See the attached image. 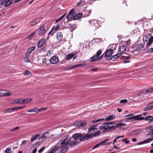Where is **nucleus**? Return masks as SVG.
Returning a JSON list of instances; mask_svg holds the SVG:
<instances>
[{
  "label": "nucleus",
  "instance_id": "obj_50",
  "mask_svg": "<svg viewBox=\"0 0 153 153\" xmlns=\"http://www.w3.org/2000/svg\"><path fill=\"white\" fill-rule=\"evenodd\" d=\"M11 149L9 148H7L5 150V153H10Z\"/></svg>",
  "mask_w": 153,
  "mask_h": 153
},
{
  "label": "nucleus",
  "instance_id": "obj_2",
  "mask_svg": "<svg viewBox=\"0 0 153 153\" xmlns=\"http://www.w3.org/2000/svg\"><path fill=\"white\" fill-rule=\"evenodd\" d=\"M71 137L69 135H66L62 137L59 140L60 143V148L62 149L61 152L65 153L68 149V143L70 142Z\"/></svg>",
  "mask_w": 153,
  "mask_h": 153
},
{
  "label": "nucleus",
  "instance_id": "obj_4",
  "mask_svg": "<svg viewBox=\"0 0 153 153\" xmlns=\"http://www.w3.org/2000/svg\"><path fill=\"white\" fill-rule=\"evenodd\" d=\"M104 118L99 119H95L90 122L89 123V126L91 127L88 130V132L91 134L94 133V132L97 130V128L94 127L97 126L98 124L96 123H97L101 121L104 120Z\"/></svg>",
  "mask_w": 153,
  "mask_h": 153
},
{
  "label": "nucleus",
  "instance_id": "obj_18",
  "mask_svg": "<svg viewBox=\"0 0 153 153\" xmlns=\"http://www.w3.org/2000/svg\"><path fill=\"white\" fill-rule=\"evenodd\" d=\"M36 49L35 47H33L30 48L27 51L26 53V56H29V55L30 53L35 50Z\"/></svg>",
  "mask_w": 153,
  "mask_h": 153
},
{
  "label": "nucleus",
  "instance_id": "obj_49",
  "mask_svg": "<svg viewBox=\"0 0 153 153\" xmlns=\"http://www.w3.org/2000/svg\"><path fill=\"white\" fill-rule=\"evenodd\" d=\"M29 57V56H26L23 59L25 62H29V59L28 58Z\"/></svg>",
  "mask_w": 153,
  "mask_h": 153
},
{
  "label": "nucleus",
  "instance_id": "obj_24",
  "mask_svg": "<svg viewBox=\"0 0 153 153\" xmlns=\"http://www.w3.org/2000/svg\"><path fill=\"white\" fill-rule=\"evenodd\" d=\"M14 111V108H11L5 109L3 110L4 114H6L8 113H11Z\"/></svg>",
  "mask_w": 153,
  "mask_h": 153
},
{
  "label": "nucleus",
  "instance_id": "obj_6",
  "mask_svg": "<svg viewBox=\"0 0 153 153\" xmlns=\"http://www.w3.org/2000/svg\"><path fill=\"white\" fill-rule=\"evenodd\" d=\"M146 44L145 49L147 50L153 42V37L150 34L146 35L143 39Z\"/></svg>",
  "mask_w": 153,
  "mask_h": 153
},
{
  "label": "nucleus",
  "instance_id": "obj_11",
  "mask_svg": "<svg viewBox=\"0 0 153 153\" xmlns=\"http://www.w3.org/2000/svg\"><path fill=\"white\" fill-rule=\"evenodd\" d=\"M98 21L93 19L89 21V23L91 25L93 29L94 30L97 29L100 27Z\"/></svg>",
  "mask_w": 153,
  "mask_h": 153
},
{
  "label": "nucleus",
  "instance_id": "obj_38",
  "mask_svg": "<svg viewBox=\"0 0 153 153\" xmlns=\"http://www.w3.org/2000/svg\"><path fill=\"white\" fill-rule=\"evenodd\" d=\"M116 126L117 127H121V126H124L126 124L123 123H116Z\"/></svg>",
  "mask_w": 153,
  "mask_h": 153
},
{
  "label": "nucleus",
  "instance_id": "obj_54",
  "mask_svg": "<svg viewBox=\"0 0 153 153\" xmlns=\"http://www.w3.org/2000/svg\"><path fill=\"white\" fill-rule=\"evenodd\" d=\"M122 141L124 142L126 144H128L129 143V141L127 140L126 139H123L122 140Z\"/></svg>",
  "mask_w": 153,
  "mask_h": 153
},
{
  "label": "nucleus",
  "instance_id": "obj_44",
  "mask_svg": "<svg viewBox=\"0 0 153 153\" xmlns=\"http://www.w3.org/2000/svg\"><path fill=\"white\" fill-rule=\"evenodd\" d=\"M24 107V106H20V107H17L14 108H14V111L15 110L17 111L19 109H21L22 108H23Z\"/></svg>",
  "mask_w": 153,
  "mask_h": 153
},
{
  "label": "nucleus",
  "instance_id": "obj_59",
  "mask_svg": "<svg viewBox=\"0 0 153 153\" xmlns=\"http://www.w3.org/2000/svg\"><path fill=\"white\" fill-rule=\"evenodd\" d=\"M44 149H45V147H42L41 149H39L38 150V152L39 153H41L44 150Z\"/></svg>",
  "mask_w": 153,
  "mask_h": 153
},
{
  "label": "nucleus",
  "instance_id": "obj_7",
  "mask_svg": "<svg viewBox=\"0 0 153 153\" xmlns=\"http://www.w3.org/2000/svg\"><path fill=\"white\" fill-rule=\"evenodd\" d=\"M145 43L142 40H139L136 42L134 47V51H138L143 49L144 48Z\"/></svg>",
  "mask_w": 153,
  "mask_h": 153
},
{
  "label": "nucleus",
  "instance_id": "obj_53",
  "mask_svg": "<svg viewBox=\"0 0 153 153\" xmlns=\"http://www.w3.org/2000/svg\"><path fill=\"white\" fill-rule=\"evenodd\" d=\"M52 51H48V53L46 54V56H50L52 54Z\"/></svg>",
  "mask_w": 153,
  "mask_h": 153
},
{
  "label": "nucleus",
  "instance_id": "obj_3",
  "mask_svg": "<svg viewBox=\"0 0 153 153\" xmlns=\"http://www.w3.org/2000/svg\"><path fill=\"white\" fill-rule=\"evenodd\" d=\"M82 14L79 13L75 14L74 10L72 9L69 12L68 14L66 16V18L69 21H71L72 19L74 20L78 19L82 17Z\"/></svg>",
  "mask_w": 153,
  "mask_h": 153
},
{
  "label": "nucleus",
  "instance_id": "obj_47",
  "mask_svg": "<svg viewBox=\"0 0 153 153\" xmlns=\"http://www.w3.org/2000/svg\"><path fill=\"white\" fill-rule=\"evenodd\" d=\"M35 34V32H33L31 34H30V35H29L28 36V38L29 39H31V38H32L33 36H34V35Z\"/></svg>",
  "mask_w": 153,
  "mask_h": 153
},
{
  "label": "nucleus",
  "instance_id": "obj_40",
  "mask_svg": "<svg viewBox=\"0 0 153 153\" xmlns=\"http://www.w3.org/2000/svg\"><path fill=\"white\" fill-rule=\"evenodd\" d=\"M141 132L140 130H135L133 132V134L134 135H136L137 134L140 133Z\"/></svg>",
  "mask_w": 153,
  "mask_h": 153
},
{
  "label": "nucleus",
  "instance_id": "obj_62",
  "mask_svg": "<svg viewBox=\"0 0 153 153\" xmlns=\"http://www.w3.org/2000/svg\"><path fill=\"white\" fill-rule=\"evenodd\" d=\"M35 113H37L39 112V108H35Z\"/></svg>",
  "mask_w": 153,
  "mask_h": 153
},
{
  "label": "nucleus",
  "instance_id": "obj_28",
  "mask_svg": "<svg viewBox=\"0 0 153 153\" xmlns=\"http://www.w3.org/2000/svg\"><path fill=\"white\" fill-rule=\"evenodd\" d=\"M74 55V54L73 53H70L66 56L65 59L66 60H69L72 58Z\"/></svg>",
  "mask_w": 153,
  "mask_h": 153
},
{
  "label": "nucleus",
  "instance_id": "obj_42",
  "mask_svg": "<svg viewBox=\"0 0 153 153\" xmlns=\"http://www.w3.org/2000/svg\"><path fill=\"white\" fill-rule=\"evenodd\" d=\"M110 47H111V49H113L114 50L116 48L117 45L115 44H113L111 45Z\"/></svg>",
  "mask_w": 153,
  "mask_h": 153
},
{
  "label": "nucleus",
  "instance_id": "obj_27",
  "mask_svg": "<svg viewBox=\"0 0 153 153\" xmlns=\"http://www.w3.org/2000/svg\"><path fill=\"white\" fill-rule=\"evenodd\" d=\"M153 91V87H151L147 89L146 91H144L143 93L145 94H148L149 92Z\"/></svg>",
  "mask_w": 153,
  "mask_h": 153
},
{
  "label": "nucleus",
  "instance_id": "obj_26",
  "mask_svg": "<svg viewBox=\"0 0 153 153\" xmlns=\"http://www.w3.org/2000/svg\"><path fill=\"white\" fill-rule=\"evenodd\" d=\"M59 148V146H56L48 153H55Z\"/></svg>",
  "mask_w": 153,
  "mask_h": 153
},
{
  "label": "nucleus",
  "instance_id": "obj_64",
  "mask_svg": "<svg viewBox=\"0 0 153 153\" xmlns=\"http://www.w3.org/2000/svg\"><path fill=\"white\" fill-rule=\"evenodd\" d=\"M147 50H148V52H152L153 51V48H151L149 49L148 48Z\"/></svg>",
  "mask_w": 153,
  "mask_h": 153
},
{
  "label": "nucleus",
  "instance_id": "obj_55",
  "mask_svg": "<svg viewBox=\"0 0 153 153\" xmlns=\"http://www.w3.org/2000/svg\"><path fill=\"white\" fill-rule=\"evenodd\" d=\"M128 100L126 99H124L121 100L120 102L121 103H125L127 102Z\"/></svg>",
  "mask_w": 153,
  "mask_h": 153
},
{
  "label": "nucleus",
  "instance_id": "obj_29",
  "mask_svg": "<svg viewBox=\"0 0 153 153\" xmlns=\"http://www.w3.org/2000/svg\"><path fill=\"white\" fill-rule=\"evenodd\" d=\"M115 117L114 115H111L108 117H107L105 119V121H109L114 119Z\"/></svg>",
  "mask_w": 153,
  "mask_h": 153
},
{
  "label": "nucleus",
  "instance_id": "obj_35",
  "mask_svg": "<svg viewBox=\"0 0 153 153\" xmlns=\"http://www.w3.org/2000/svg\"><path fill=\"white\" fill-rule=\"evenodd\" d=\"M66 13H64L63 15L59 17V18L55 20V22L57 23L59 21H61L65 16Z\"/></svg>",
  "mask_w": 153,
  "mask_h": 153
},
{
  "label": "nucleus",
  "instance_id": "obj_31",
  "mask_svg": "<svg viewBox=\"0 0 153 153\" xmlns=\"http://www.w3.org/2000/svg\"><path fill=\"white\" fill-rule=\"evenodd\" d=\"M144 120H149L150 122L153 121V117L152 116H148L145 117Z\"/></svg>",
  "mask_w": 153,
  "mask_h": 153
},
{
  "label": "nucleus",
  "instance_id": "obj_13",
  "mask_svg": "<svg viewBox=\"0 0 153 153\" xmlns=\"http://www.w3.org/2000/svg\"><path fill=\"white\" fill-rule=\"evenodd\" d=\"M86 125L85 122L84 120L76 121L74 123V126L77 127H82L85 126Z\"/></svg>",
  "mask_w": 153,
  "mask_h": 153
},
{
  "label": "nucleus",
  "instance_id": "obj_33",
  "mask_svg": "<svg viewBox=\"0 0 153 153\" xmlns=\"http://www.w3.org/2000/svg\"><path fill=\"white\" fill-rule=\"evenodd\" d=\"M49 133L48 132H45L40 137V139H45L48 137L47 134Z\"/></svg>",
  "mask_w": 153,
  "mask_h": 153
},
{
  "label": "nucleus",
  "instance_id": "obj_52",
  "mask_svg": "<svg viewBox=\"0 0 153 153\" xmlns=\"http://www.w3.org/2000/svg\"><path fill=\"white\" fill-rule=\"evenodd\" d=\"M101 53L102 51L101 50L98 51L97 53L96 56H97V57H98L99 55Z\"/></svg>",
  "mask_w": 153,
  "mask_h": 153
},
{
  "label": "nucleus",
  "instance_id": "obj_32",
  "mask_svg": "<svg viewBox=\"0 0 153 153\" xmlns=\"http://www.w3.org/2000/svg\"><path fill=\"white\" fill-rule=\"evenodd\" d=\"M78 143V142L75 141H73L70 143V145L71 147H73L76 145H77Z\"/></svg>",
  "mask_w": 153,
  "mask_h": 153
},
{
  "label": "nucleus",
  "instance_id": "obj_20",
  "mask_svg": "<svg viewBox=\"0 0 153 153\" xmlns=\"http://www.w3.org/2000/svg\"><path fill=\"white\" fill-rule=\"evenodd\" d=\"M42 64L44 66H46L49 64V61L46 58H43L42 59Z\"/></svg>",
  "mask_w": 153,
  "mask_h": 153
},
{
  "label": "nucleus",
  "instance_id": "obj_10",
  "mask_svg": "<svg viewBox=\"0 0 153 153\" xmlns=\"http://www.w3.org/2000/svg\"><path fill=\"white\" fill-rule=\"evenodd\" d=\"M113 49H109L105 53V59L107 60H110L113 58L112 54L113 53Z\"/></svg>",
  "mask_w": 153,
  "mask_h": 153
},
{
  "label": "nucleus",
  "instance_id": "obj_41",
  "mask_svg": "<svg viewBox=\"0 0 153 153\" xmlns=\"http://www.w3.org/2000/svg\"><path fill=\"white\" fill-rule=\"evenodd\" d=\"M40 144V142L39 141L36 142V143H34L33 145V146L34 147H38Z\"/></svg>",
  "mask_w": 153,
  "mask_h": 153
},
{
  "label": "nucleus",
  "instance_id": "obj_51",
  "mask_svg": "<svg viewBox=\"0 0 153 153\" xmlns=\"http://www.w3.org/2000/svg\"><path fill=\"white\" fill-rule=\"evenodd\" d=\"M59 27L60 25L59 24H57L55 27L54 26V28L53 29V30H54V31L57 30L59 29Z\"/></svg>",
  "mask_w": 153,
  "mask_h": 153
},
{
  "label": "nucleus",
  "instance_id": "obj_34",
  "mask_svg": "<svg viewBox=\"0 0 153 153\" xmlns=\"http://www.w3.org/2000/svg\"><path fill=\"white\" fill-rule=\"evenodd\" d=\"M109 139H106L104 140L101 142L99 143L100 145H107L108 144L105 143L107 141H108Z\"/></svg>",
  "mask_w": 153,
  "mask_h": 153
},
{
  "label": "nucleus",
  "instance_id": "obj_58",
  "mask_svg": "<svg viewBox=\"0 0 153 153\" xmlns=\"http://www.w3.org/2000/svg\"><path fill=\"white\" fill-rule=\"evenodd\" d=\"M100 146V143L97 144L94 146L93 148V149H95L99 147Z\"/></svg>",
  "mask_w": 153,
  "mask_h": 153
},
{
  "label": "nucleus",
  "instance_id": "obj_19",
  "mask_svg": "<svg viewBox=\"0 0 153 153\" xmlns=\"http://www.w3.org/2000/svg\"><path fill=\"white\" fill-rule=\"evenodd\" d=\"M22 100L21 99H16L13 100L11 103L12 104H22Z\"/></svg>",
  "mask_w": 153,
  "mask_h": 153
},
{
  "label": "nucleus",
  "instance_id": "obj_39",
  "mask_svg": "<svg viewBox=\"0 0 153 153\" xmlns=\"http://www.w3.org/2000/svg\"><path fill=\"white\" fill-rule=\"evenodd\" d=\"M11 2L9 0H7L4 4V6L7 7L11 4Z\"/></svg>",
  "mask_w": 153,
  "mask_h": 153
},
{
  "label": "nucleus",
  "instance_id": "obj_1",
  "mask_svg": "<svg viewBox=\"0 0 153 153\" xmlns=\"http://www.w3.org/2000/svg\"><path fill=\"white\" fill-rule=\"evenodd\" d=\"M101 134L100 131H97L95 133H92L91 134H85L82 137L81 133H76L73 135L72 137L75 140H80L81 141H84L89 138H91L93 137H95L98 136Z\"/></svg>",
  "mask_w": 153,
  "mask_h": 153
},
{
  "label": "nucleus",
  "instance_id": "obj_61",
  "mask_svg": "<svg viewBox=\"0 0 153 153\" xmlns=\"http://www.w3.org/2000/svg\"><path fill=\"white\" fill-rule=\"evenodd\" d=\"M6 0H0V5L3 4Z\"/></svg>",
  "mask_w": 153,
  "mask_h": 153
},
{
  "label": "nucleus",
  "instance_id": "obj_22",
  "mask_svg": "<svg viewBox=\"0 0 153 153\" xmlns=\"http://www.w3.org/2000/svg\"><path fill=\"white\" fill-rule=\"evenodd\" d=\"M142 115L141 114L134 116L133 120H140L143 119V118H142Z\"/></svg>",
  "mask_w": 153,
  "mask_h": 153
},
{
  "label": "nucleus",
  "instance_id": "obj_15",
  "mask_svg": "<svg viewBox=\"0 0 153 153\" xmlns=\"http://www.w3.org/2000/svg\"><path fill=\"white\" fill-rule=\"evenodd\" d=\"M46 32L45 26L43 25L40 28L39 34L40 36L43 35Z\"/></svg>",
  "mask_w": 153,
  "mask_h": 153
},
{
  "label": "nucleus",
  "instance_id": "obj_43",
  "mask_svg": "<svg viewBox=\"0 0 153 153\" xmlns=\"http://www.w3.org/2000/svg\"><path fill=\"white\" fill-rule=\"evenodd\" d=\"M30 74H31V73L29 71L26 70L25 72V76H28Z\"/></svg>",
  "mask_w": 153,
  "mask_h": 153
},
{
  "label": "nucleus",
  "instance_id": "obj_16",
  "mask_svg": "<svg viewBox=\"0 0 153 153\" xmlns=\"http://www.w3.org/2000/svg\"><path fill=\"white\" fill-rule=\"evenodd\" d=\"M153 109V102L148 104L144 108V111H147Z\"/></svg>",
  "mask_w": 153,
  "mask_h": 153
},
{
  "label": "nucleus",
  "instance_id": "obj_9",
  "mask_svg": "<svg viewBox=\"0 0 153 153\" xmlns=\"http://www.w3.org/2000/svg\"><path fill=\"white\" fill-rule=\"evenodd\" d=\"M126 50V45H122L121 46H120L119 47V51L120 53L117 54L113 56L114 58L116 59L122 55V53L125 51Z\"/></svg>",
  "mask_w": 153,
  "mask_h": 153
},
{
  "label": "nucleus",
  "instance_id": "obj_57",
  "mask_svg": "<svg viewBox=\"0 0 153 153\" xmlns=\"http://www.w3.org/2000/svg\"><path fill=\"white\" fill-rule=\"evenodd\" d=\"M38 22L37 20H35L32 22V25H36V24H37Z\"/></svg>",
  "mask_w": 153,
  "mask_h": 153
},
{
  "label": "nucleus",
  "instance_id": "obj_60",
  "mask_svg": "<svg viewBox=\"0 0 153 153\" xmlns=\"http://www.w3.org/2000/svg\"><path fill=\"white\" fill-rule=\"evenodd\" d=\"M75 65L68 67V69H73L75 68Z\"/></svg>",
  "mask_w": 153,
  "mask_h": 153
},
{
  "label": "nucleus",
  "instance_id": "obj_17",
  "mask_svg": "<svg viewBox=\"0 0 153 153\" xmlns=\"http://www.w3.org/2000/svg\"><path fill=\"white\" fill-rule=\"evenodd\" d=\"M102 56H100L99 57H97L96 55H95L93 57H92L90 58V62H93L98 60L101 59L102 58Z\"/></svg>",
  "mask_w": 153,
  "mask_h": 153
},
{
  "label": "nucleus",
  "instance_id": "obj_45",
  "mask_svg": "<svg viewBox=\"0 0 153 153\" xmlns=\"http://www.w3.org/2000/svg\"><path fill=\"white\" fill-rule=\"evenodd\" d=\"M86 64H77L75 65V66L76 68H77L80 66H85Z\"/></svg>",
  "mask_w": 153,
  "mask_h": 153
},
{
  "label": "nucleus",
  "instance_id": "obj_12",
  "mask_svg": "<svg viewBox=\"0 0 153 153\" xmlns=\"http://www.w3.org/2000/svg\"><path fill=\"white\" fill-rule=\"evenodd\" d=\"M11 93L8 91L0 89V96L9 97L11 96Z\"/></svg>",
  "mask_w": 153,
  "mask_h": 153
},
{
  "label": "nucleus",
  "instance_id": "obj_56",
  "mask_svg": "<svg viewBox=\"0 0 153 153\" xmlns=\"http://www.w3.org/2000/svg\"><path fill=\"white\" fill-rule=\"evenodd\" d=\"M35 108H34L33 109H31L28 110L27 111H28V112H29V113L32 112H35Z\"/></svg>",
  "mask_w": 153,
  "mask_h": 153
},
{
  "label": "nucleus",
  "instance_id": "obj_8",
  "mask_svg": "<svg viewBox=\"0 0 153 153\" xmlns=\"http://www.w3.org/2000/svg\"><path fill=\"white\" fill-rule=\"evenodd\" d=\"M104 124L107 126V128H105V130L110 131L115 130L117 128L116 124L114 122H106Z\"/></svg>",
  "mask_w": 153,
  "mask_h": 153
},
{
  "label": "nucleus",
  "instance_id": "obj_63",
  "mask_svg": "<svg viewBox=\"0 0 153 153\" xmlns=\"http://www.w3.org/2000/svg\"><path fill=\"white\" fill-rule=\"evenodd\" d=\"M27 141L26 140H24L22 141V143H21V145H22L24 144L25 143H26Z\"/></svg>",
  "mask_w": 153,
  "mask_h": 153
},
{
  "label": "nucleus",
  "instance_id": "obj_23",
  "mask_svg": "<svg viewBox=\"0 0 153 153\" xmlns=\"http://www.w3.org/2000/svg\"><path fill=\"white\" fill-rule=\"evenodd\" d=\"M62 34L61 32H58L57 33L56 37L59 41L60 42L62 40Z\"/></svg>",
  "mask_w": 153,
  "mask_h": 153
},
{
  "label": "nucleus",
  "instance_id": "obj_25",
  "mask_svg": "<svg viewBox=\"0 0 153 153\" xmlns=\"http://www.w3.org/2000/svg\"><path fill=\"white\" fill-rule=\"evenodd\" d=\"M33 100L32 98H26L22 100V104H27Z\"/></svg>",
  "mask_w": 153,
  "mask_h": 153
},
{
  "label": "nucleus",
  "instance_id": "obj_46",
  "mask_svg": "<svg viewBox=\"0 0 153 153\" xmlns=\"http://www.w3.org/2000/svg\"><path fill=\"white\" fill-rule=\"evenodd\" d=\"M99 128L102 129H103V128H104L103 129V131H102V133H103L105 132L106 131H108V130H105V128H107V127H104H104L103 126H101L99 127Z\"/></svg>",
  "mask_w": 153,
  "mask_h": 153
},
{
  "label": "nucleus",
  "instance_id": "obj_48",
  "mask_svg": "<svg viewBox=\"0 0 153 153\" xmlns=\"http://www.w3.org/2000/svg\"><path fill=\"white\" fill-rule=\"evenodd\" d=\"M39 112H42L43 111H45L46 110V107H43L41 108H39Z\"/></svg>",
  "mask_w": 153,
  "mask_h": 153
},
{
  "label": "nucleus",
  "instance_id": "obj_21",
  "mask_svg": "<svg viewBox=\"0 0 153 153\" xmlns=\"http://www.w3.org/2000/svg\"><path fill=\"white\" fill-rule=\"evenodd\" d=\"M45 42V39L44 38L41 39L38 42V47L39 48H41Z\"/></svg>",
  "mask_w": 153,
  "mask_h": 153
},
{
  "label": "nucleus",
  "instance_id": "obj_30",
  "mask_svg": "<svg viewBox=\"0 0 153 153\" xmlns=\"http://www.w3.org/2000/svg\"><path fill=\"white\" fill-rule=\"evenodd\" d=\"M125 117H127L128 119L133 120V114H129L126 115L125 116Z\"/></svg>",
  "mask_w": 153,
  "mask_h": 153
},
{
  "label": "nucleus",
  "instance_id": "obj_36",
  "mask_svg": "<svg viewBox=\"0 0 153 153\" xmlns=\"http://www.w3.org/2000/svg\"><path fill=\"white\" fill-rule=\"evenodd\" d=\"M19 126H16L10 130V131L11 132H15L19 129Z\"/></svg>",
  "mask_w": 153,
  "mask_h": 153
},
{
  "label": "nucleus",
  "instance_id": "obj_37",
  "mask_svg": "<svg viewBox=\"0 0 153 153\" xmlns=\"http://www.w3.org/2000/svg\"><path fill=\"white\" fill-rule=\"evenodd\" d=\"M40 135L39 134H36L34 136H33L31 139V141L33 142L36 139L37 137H39Z\"/></svg>",
  "mask_w": 153,
  "mask_h": 153
},
{
  "label": "nucleus",
  "instance_id": "obj_5",
  "mask_svg": "<svg viewBox=\"0 0 153 153\" xmlns=\"http://www.w3.org/2000/svg\"><path fill=\"white\" fill-rule=\"evenodd\" d=\"M148 129L151 130L150 131L147 135L148 138L146 140L138 143V145H141L150 142L153 140V126H150L148 127Z\"/></svg>",
  "mask_w": 153,
  "mask_h": 153
},
{
  "label": "nucleus",
  "instance_id": "obj_14",
  "mask_svg": "<svg viewBox=\"0 0 153 153\" xmlns=\"http://www.w3.org/2000/svg\"><path fill=\"white\" fill-rule=\"evenodd\" d=\"M59 62L58 57L56 56H53L50 59V62L52 64H56Z\"/></svg>",
  "mask_w": 153,
  "mask_h": 153
}]
</instances>
